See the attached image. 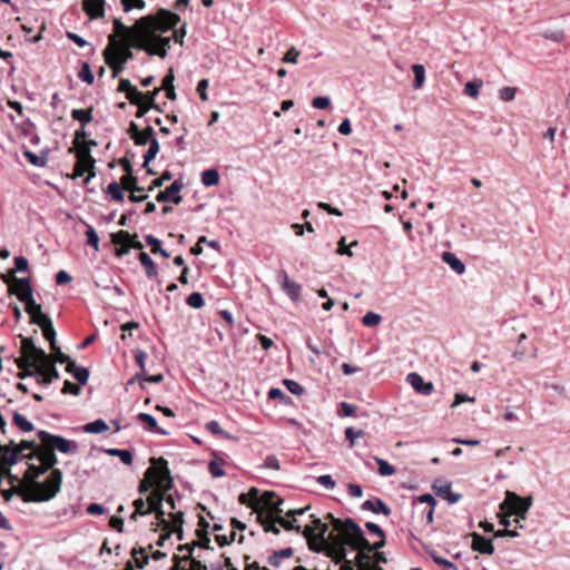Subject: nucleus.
Wrapping results in <instances>:
<instances>
[{
  "label": "nucleus",
  "instance_id": "12",
  "mask_svg": "<svg viewBox=\"0 0 570 570\" xmlns=\"http://www.w3.org/2000/svg\"><path fill=\"white\" fill-rule=\"evenodd\" d=\"M184 188V183L180 179H176L173 184L167 187L165 190H161L157 194L156 200L158 203L173 202L174 204H179L181 202V196L179 195L180 190Z\"/></svg>",
  "mask_w": 570,
  "mask_h": 570
},
{
  "label": "nucleus",
  "instance_id": "31",
  "mask_svg": "<svg viewBox=\"0 0 570 570\" xmlns=\"http://www.w3.org/2000/svg\"><path fill=\"white\" fill-rule=\"evenodd\" d=\"M294 553L293 548H285L281 550H275L269 557H268V563L273 567H279V560L291 558Z\"/></svg>",
  "mask_w": 570,
  "mask_h": 570
},
{
  "label": "nucleus",
  "instance_id": "13",
  "mask_svg": "<svg viewBox=\"0 0 570 570\" xmlns=\"http://www.w3.org/2000/svg\"><path fill=\"white\" fill-rule=\"evenodd\" d=\"M32 367L39 370L38 384L41 386H48L55 380H58L60 377V374L56 367L55 362H51L50 358L48 360V363L46 365Z\"/></svg>",
  "mask_w": 570,
  "mask_h": 570
},
{
  "label": "nucleus",
  "instance_id": "45",
  "mask_svg": "<svg viewBox=\"0 0 570 570\" xmlns=\"http://www.w3.org/2000/svg\"><path fill=\"white\" fill-rule=\"evenodd\" d=\"M429 556L438 566L442 567L443 570H458V567L453 562L438 556L435 551H430Z\"/></svg>",
  "mask_w": 570,
  "mask_h": 570
},
{
  "label": "nucleus",
  "instance_id": "11",
  "mask_svg": "<svg viewBox=\"0 0 570 570\" xmlns=\"http://www.w3.org/2000/svg\"><path fill=\"white\" fill-rule=\"evenodd\" d=\"M277 283L279 284L282 291L293 301L299 302L302 286L292 281L286 273V271L282 269L277 273Z\"/></svg>",
  "mask_w": 570,
  "mask_h": 570
},
{
  "label": "nucleus",
  "instance_id": "34",
  "mask_svg": "<svg viewBox=\"0 0 570 570\" xmlns=\"http://www.w3.org/2000/svg\"><path fill=\"white\" fill-rule=\"evenodd\" d=\"M202 183L206 187L216 186L219 183V174L217 169L209 168L202 173Z\"/></svg>",
  "mask_w": 570,
  "mask_h": 570
},
{
  "label": "nucleus",
  "instance_id": "23",
  "mask_svg": "<svg viewBox=\"0 0 570 570\" xmlns=\"http://www.w3.org/2000/svg\"><path fill=\"white\" fill-rule=\"evenodd\" d=\"M328 556L335 560L336 563H342L340 570H354L350 560H345L346 551L344 547L332 548Z\"/></svg>",
  "mask_w": 570,
  "mask_h": 570
},
{
  "label": "nucleus",
  "instance_id": "30",
  "mask_svg": "<svg viewBox=\"0 0 570 570\" xmlns=\"http://www.w3.org/2000/svg\"><path fill=\"white\" fill-rule=\"evenodd\" d=\"M166 492L167 491H163L159 489H156L154 492H151L147 498L148 509H153L154 512L158 508H163V501L165 499Z\"/></svg>",
  "mask_w": 570,
  "mask_h": 570
},
{
  "label": "nucleus",
  "instance_id": "56",
  "mask_svg": "<svg viewBox=\"0 0 570 570\" xmlns=\"http://www.w3.org/2000/svg\"><path fill=\"white\" fill-rule=\"evenodd\" d=\"M187 304L194 308H202L205 305L204 297L200 293L194 292L187 297Z\"/></svg>",
  "mask_w": 570,
  "mask_h": 570
},
{
  "label": "nucleus",
  "instance_id": "63",
  "mask_svg": "<svg viewBox=\"0 0 570 570\" xmlns=\"http://www.w3.org/2000/svg\"><path fill=\"white\" fill-rule=\"evenodd\" d=\"M299 57V51L295 47H291L282 58L284 63H296Z\"/></svg>",
  "mask_w": 570,
  "mask_h": 570
},
{
  "label": "nucleus",
  "instance_id": "39",
  "mask_svg": "<svg viewBox=\"0 0 570 570\" xmlns=\"http://www.w3.org/2000/svg\"><path fill=\"white\" fill-rule=\"evenodd\" d=\"M313 519L312 525L315 528V533H317V540L325 542V534L328 531V525L324 523L321 519L315 518L313 514L311 515Z\"/></svg>",
  "mask_w": 570,
  "mask_h": 570
},
{
  "label": "nucleus",
  "instance_id": "19",
  "mask_svg": "<svg viewBox=\"0 0 570 570\" xmlns=\"http://www.w3.org/2000/svg\"><path fill=\"white\" fill-rule=\"evenodd\" d=\"M0 454L8 465H14L21 460V449H17L14 440L9 442V445H1Z\"/></svg>",
  "mask_w": 570,
  "mask_h": 570
},
{
  "label": "nucleus",
  "instance_id": "64",
  "mask_svg": "<svg viewBox=\"0 0 570 570\" xmlns=\"http://www.w3.org/2000/svg\"><path fill=\"white\" fill-rule=\"evenodd\" d=\"M316 481L320 485L324 487L327 490H333L336 485L335 481L333 480L332 475H330V474L320 475L316 479Z\"/></svg>",
  "mask_w": 570,
  "mask_h": 570
},
{
  "label": "nucleus",
  "instance_id": "53",
  "mask_svg": "<svg viewBox=\"0 0 570 570\" xmlns=\"http://www.w3.org/2000/svg\"><path fill=\"white\" fill-rule=\"evenodd\" d=\"M71 375L77 380L79 385H85L89 379V370L82 366L75 367V371Z\"/></svg>",
  "mask_w": 570,
  "mask_h": 570
},
{
  "label": "nucleus",
  "instance_id": "36",
  "mask_svg": "<svg viewBox=\"0 0 570 570\" xmlns=\"http://www.w3.org/2000/svg\"><path fill=\"white\" fill-rule=\"evenodd\" d=\"M45 321L47 323V326L43 327V337L50 342L51 350H56V330L53 328L52 321L50 317H45Z\"/></svg>",
  "mask_w": 570,
  "mask_h": 570
},
{
  "label": "nucleus",
  "instance_id": "20",
  "mask_svg": "<svg viewBox=\"0 0 570 570\" xmlns=\"http://www.w3.org/2000/svg\"><path fill=\"white\" fill-rule=\"evenodd\" d=\"M361 509L373 513H382L385 517H390L392 513L391 508L381 498L364 501Z\"/></svg>",
  "mask_w": 570,
  "mask_h": 570
},
{
  "label": "nucleus",
  "instance_id": "10",
  "mask_svg": "<svg viewBox=\"0 0 570 570\" xmlns=\"http://www.w3.org/2000/svg\"><path fill=\"white\" fill-rule=\"evenodd\" d=\"M97 141L94 139L85 140L80 146L77 147V165L76 170L79 176H83L85 173H89L95 167V159L90 155L92 146H97Z\"/></svg>",
  "mask_w": 570,
  "mask_h": 570
},
{
  "label": "nucleus",
  "instance_id": "35",
  "mask_svg": "<svg viewBox=\"0 0 570 570\" xmlns=\"http://www.w3.org/2000/svg\"><path fill=\"white\" fill-rule=\"evenodd\" d=\"M109 455L117 456L125 465H130L132 463L134 456L132 452L127 449H111L109 448Z\"/></svg>",
  "mask_w": 570,
  "mask_h": 570
},
{
  "label": "nucleus",
  "instance_id": "3",
  "mask_svg": "<svg viewBox=\"0 0 570 570\" xmlns=\"http://www.w3.org/2000/svg\"><path fill=\"white\" fill-rule=\"evenodd\" d=\"M109 237L110 243H112L116 247V256L121 257L128 254L131 248L140 250L138 254V259L145 268L146 276L149 279L156 278L158 276L156 264L147 253L142 252L144 245L136 239V236L132 237L128 232L120 230L118 233L109 234Z\"/></svg>",
  "mask_w": 570,
  "mask_h": 570
},
{
  "label": "nucleus",
  "instance_id": "58",
  "mask_svg": "<svg viewBox=\"0 0 570 570\" xmlns=\"http://www.w3.org/2000/svg\"><path fill=\"white\" fill-rule=\"evenodd\" d=\"M126 97L132 105H140L145 101V95L139 91L137 87L131 89V91H129Z\"/></svg>",
  "mask_w": 570,
  "mask_h": 570
},
{
  "label": "nucleus",
  "instance_id": "40",
  "mask_svg": "<svg viewBox=\"0 0 570 570\" xmlns=\"http://www.w3.org/2000/svg\"><path fill=\"white\" fill-rule=\"evenodd\" d=\"M147 144H149V148L144 155V167H147L148 164L155 159L159 151V142L157 139H151Z\"/></svg>",
  "mask_w": 570,
  "mask_h": 570
},
{
  "label": "nucleus",
  "instance_id": "44",
  "mask_svg": "<svg viewBox=\"0 0 570 570\" xmlns=\"http://www.w3.org/2000/svg\"><path fill=\"white\" fill-rule=\"evenodd\" d=\"M135 511L131 514V519H136L137 515H147L153 513V509L146 508V502L144 499L139 498L134 501Z\"/></svg>",
  "mask_w": 570,
  "mask_h": 570
},
{
  "label": "nucleus",
  "instance_id": "48",
  "mask_svg": "<svg viewBox=\"0 0 570 570\" xmlns=\"http://www.w3.org/2000/svg\"><path fill=\"white\" fill-rule=\"evenodd\" d=\"M303 535L309 541L308 543V547L312 551H315V552H321L322 549L320 547H317L316 544H314L312 542V538H315L317 539V533H315V528H313V525H306L304 528V530H302Z\"/></svg>",
  "mask_w": 570,
  "mask_h": 570
},
{
  "label": "nucleus",
  "instance_id": "28",
  "mask_svg": "<svg viewBox=\"0 0 570 570\" xmlns=\"http://www.w3.org/2000/svg\"><path fill=\"white\" fill-rule=\"evenodd\" d=\"M85 433L99 434L107 431V422L104 419H97L81 426Z\"/></svg>",
  "mask_w": 570,
  "mask_h": 570
},
{
  "label": "nucleus",
  "instance_id": "7",
  "mask_svg": "<svg viewBox=\"0 0 570 570\" xmlns=\"http://www.w3.org/2000/svg\"><path fill=\"white\" fill-rule=\"evenodd\" d=\"M262 502L272 510V513L276 515V522L283 527L286 531H295L296 533L302 532V527L296 525L295 521H289L281 517V513L283 512L281 505L283 504L284 500L282 498H278L277 494L273 491H265L262 495Z\"/></svg>",
  "mask_w": 570,
  "mask_h": 570
},
{
  "label": "nucleus",
  "instance_id": "15",
  "mask_svg": "<svg viewBox=\"0 0 570 570\" xmlns=\"http://www.w3.org/2000/svg\"><path fill=\"white\" fill-rule=\"evenodd\" d=\"M432 488L439 497L448 500L450 503H456L462 498V494L452 492L450 482L436 480Z\"/></svg>",
  "mask_w": 570,
  "mask_h": 570
},
{
  "label": "nucleus",
  "instance_id": "50",
  "mask_svg": "<svg viewBox=\"0 0 570 570\" xmlns=\"http://www.w3.org/2000/svg\"><path fill=\"white\" fill-rule=\"evenodd\" d=\"M381 315L374 312H367L362 318V323L367 327H375L381 323Z\"/></svg>",
  "mask_w": 570,
  "mask_h": 570
},
{
  "label": "nucleus",
  "instance_id": "16",
  "mask_svg": "<svg viewBox=\"0 0 570 570\" xmlns=\"http://www.w3.org/2000/svg\"><path fill=\"white\" fill-rule=\"evenodd\" d=\"M105 0H82V9L91 20L102 18L105 16Z\"/></svg>",
  "mask_w": 570,
  "mask_h": 570
},
{
  "label": "nucleus",
  "instance_id": "32",
  "mask_svg": "<svg viewBox=\"0 0 570 570\" xmlns=\"http://www.w3.org/2000/svg\"><path fill=\"white\" fill-rule=\"evenodd\" d=\"M145 240H146L147 245L151 246L153 254L158 253L165 258L169 257V253L163 248L160 239H158L156 236L148 234L145 236Z\"/></svg>",
  "mask_w": 570,
  "mask_h": 570
},
{
  "label": "nucleus",
  "instance_id": "29",
  "mask_svg": "<svg viewBox=\"0 0 570 570\" xmlns=\"http://www.w3.org/2000/svg\"><path fill=\"white\" fill-rule=\"evenodd\" d=\"M92 108L72 109L71 118L80 122V126H87L92 120Z\"/></svg>",
  "mask_w": 570,
  "mask_h": 570
},
{
  "label": "nucleus",
  "instance_id": "17",
  "mask_svg": "<svg viewBox=\"0 0 570 570\" xmlns=\"http://www.w3.org/2000/svg\"><path fill=\"white\" fill-rule=\"evenodd\" d=\"M406 382L420 394L430 395L433 392V384L424 382L423 377L417 373L407 374Z\"/></svg>",
  "mask_w": 570,
  "mask_h": 570
},
{
  "label": "nucleus",
  "instance_id": "42",
  "mask_svg": "<svg viewBox=\"0 0 570 570\" xmlns=\"http://www.w3.org/2000/svg\"><path fill=\"white\" fill-rule=\"evenodd\" d=\"M170 515L173 518L174 523L177 527H176V529L169 530V531L175 532L177 534V540L181 541L184 539V530H183L184 513L181 511H178L176 513H171Z\"/></svg>",
  "mask_w": 570,
  "mask_h": 570
},
{
  "label": "nucleus",
  "instance_id": "51",
  "mask_svg": "<svg viewBox=\"0 0 570 570\" xmlns=\"http://www.w3.org/2000/svg\"><path fill=\"white\" fill-rule=\"evenodd\" d=\"M224 464V461L220 460H212L209 463H208V470L210 472V474L214 476V478H222L225 475V471L223 470L222 465Z\"/></svg>",
  "mask_w": 570,
  "mask_h": 570
},
{
  "label": "nucleus",
  "instance_id": "18",
  "mask_svg": "<svg viewBox=\"0 0 570 570\" xmlns=\"http://www.w3.org/2000/svg\"><path fill=\"white\" fill-rule=\"evenodd\" d=\"M470 537L472 538V543H471L472 550L478 551L482 554H489V556L493 554L494 547L490 539H487L476 532H472L470 534Z\"/></svg>",
  "mask_w": 570,
  "mask_h": 570
},
{
  "label": "nucleus",
  "instance_id": "25",
  "mask_svg": "<svg viewBox=\"0 0 570 570\" xmlns=\"http://www.w3.org/2000/svg\"><path fill=\"white\" fill-rule=\"evenodd\" d=\"M12 423L23 433L35 430L33 423L18 411H14L12 414Z\"/></svg>",
  "mask_w": 570,
  "mask_h": 570
},
{
  "label": "nucleus",
  "instance_id": "9",
  "mask_svg": "<svg viewBox=\"0 0 570 570\" xmlns=\"http://www.w3.org/2000/svg\"><path fill=\"white\" fill-rule=\"evenodd\" d=\"M37 435L40 441L46 442L53 451L58 450L62 454L75 453L78 450L77 442L67 440L61 435L51 434L45 430H39Z\"/></svg>",
  "mask_w": 570,
  "mask_h": 570
},
{
  "label": "nucleus",
  "instance_id": "5",
  "mask_svg": "<svg viewBox=\"0 0 570 570\" xmlns=\"http://www.w3.org/2000/svg\"><path fill=\"white\" fill-rule=\"evenodd\" d=\"M21 354L22 358L17 361V365L20 370H24V367L46 365L49 360V355L45 350L36 346L32 337L21 338Z\"/></svg>",
  "mask_w": 570,
  "mask_h": 570
},
{
  "label": "nucleus",
  "instance_id": "2",
  "mask_svg": "<svg viewBox=\"0 0 570 570\" xmlns=\"http://www.w3.org/2000/svg\"><path fill=\"white\" fill-rule=\"evenodd\" d=\"M48 470L41 463L40 465L28 463V469L23 474L24 489L19 493L24 502H47L60 491L62 483L60 469H52L45 481L39 480Z\"/></svg>",
  "mask_w": 570,
  "mask_h": 570
},
{
  "label": "nucleus",
  "instance_id": "27",
  "mask_svg": "<svg viewBox=\"0 0 570 570\" xmlns=\"http://www.w3.org/2000/svg\"><path fill=\"white\" fill-rule=\"evenodd\" d=\"M122 165L127 173L121 177L120 186L122 189L125 188L130 190V188L137 183V178L131 173V165L129 160L124 159Z\"/></svg>",
  "mask_w": 570,
  "mask_h": 570
},
{
  "label": "nucleus",
  "instance_id": "24",
  "mask_svg": "<svg viewBox=\"0 0 570 570\" xmlns=\"http://www.w3.org/2000/svg\"><path fill=\"white\" fill-rule=\"evenodd\" d=\"M24 158L36 167H45L48 161V150H41L39 155L29 149L23 150Z\"/></svg>",
  "mask_w": 570,
  "mask_h": 570
},
{
  "label": "nucleus",
  "instance_id": "43",
  "mask_svg": "<svg viewBox=\"0 0 570 570\" xmlns=\"http://www.w3.org/2000/svg\"><path fill=\"white\" fill-rule=\"evenodd\" d=\"M374 461L379 465V473L382 476H391L395 473V468L393 465H391L387 461H385L379 456H374Z\"/></svg>",
  "mask_w": 570,
  "mask_h": 570
},
{
  "label": "nucleus",
  "instance_id": "4",
  "mask_svg": "<svg viewBox=\"0 0 570 570\" xmlns=\"http://www.w3.org/2000/svg\"><path fill=\"white\" fill-rule=\"evenodd\" d=\"M150 464L151 465L145 472V478L139 483V493H147L153 485L163 491L171 490L174 480L170 475L168 461L163 456L151 458Z\"/></svg>",
  "mask_w": 570,
  "mask_h": 570
},
{
  "label": "nucleus",
  "instance_id": "62",
  "mask_svg": "<svg viewBox=\"0 0 570 570\" xmlns=\"http://www.w3.org/2000/svg\"><path fill=\"white\" fill-rule=\"evenodd\" d=\"M81 392V387L78 384H75L68 380L65 381L63 387L61 390L62 394H72V395H79Z\"/></svg>",
  "mask_w": 570,
  "mask_h": 570
},
{
  "label": "nucleus",
  "instance_id": "41",
  "mask_svg": "<svg viewBox=\"0 0 570 570\" xmlns=\"http://www.w3.org/2000/svg\"><path fill=\"white\" fill-rule=\"evenodd\" d=\"M78 78L88 85L94 83L95 76L91 71L89 62L85 61L81 63L80 70L78 72Z\"/></svg>",
  "mask_w": 570,
  "mask_h": 570
},
{
  "label": "nucleus",
  "instance_id": "37",
  "mask_svg": "<svg viewBox=\"0 0 570 570\" xmlns=\"http://www.w3.org/2000/svg\"><path fill=\"white\" fill-rule=\"evenodd\" d=\"M412 71L414 73L413 88L420 89L425 80V69L423 65L415 63L412 66Z\"/></svg>",
  "mask_w": 570,
  "mask_h": 570
},
{
  "label": "nucleus",
  "instance_id": "55",
  "mask_svg": "<svg viewBox=\"0 0 570 570\" xmlns=\"http://www.w3.org/2000/svg\"><path fill=\"white\" fill-rule=\"evenodd\" d=\"M344 433H345V439L350 442L351 448H353L355 445V440L357 438L364 436L363 430H355L354 428H346Z\"/></svg>",
  "mask_w": 570,
  "mask_h": 570
},
{
  "label": "nucleus",
  "instance_id": "61",
  "mask_svg": "<svg viewBox=\"0 0 570 570\" xmlns=\"http://www.w3.org/2000/svg\"><path fill=\"white\" fill-rule=\"evenodd\" d=\"M259 468L278 471L281 469V465L278 459L274 454H271L265 458L264 463Z\"/></svg>",
  "mask_w": 570,
  "mask_h": 570
},
{
  "label": "nucleus",
  "instance_id": "59",
  "mask_svg": "<svg viewBox=\"0 0 570 570\" xmlns=\"http://www.w3.org/2000/svg\"><path fill=\"white\" fill-rule=\"evenodd\" d=\"M284 385L286 389L294 395H302L304 393V387L293 380H284Z\"/></svg>",
  "mask_w": 570,
  "mask_h": 570
},
{
  "label": "nucleus",
  "instance_id": "57",
  "mask_svg": "<svg viewBox=\"0 0 570 570\" xmlns=\"http://www.w3.org/2000/svg\"><path fill=\"white\" fill-rule=\"evenodd\" d=\"M86 236L87 245L94 247L95 249H98L99 236L96 229L91 226H87Z\"/></svg>",
  "mask_w": 570,
  "mask_h": 570
},
{
  "label": "nucleus",
  "instance_id": "33",
  "mask_svg": "<svg viewBox=\"0 0 570 570\" xmlns=\"http://www.w3.org/2000/svg\"><path fill=\"white\" fill-rule=\"evenodd\" d=\"M269 512H272V510H269ZM258 519L265 532H272L273 534L276 535L281 533L279 528L276 525V515H274L273 513H271L269 517H259Z\"/></svg>",
  "mask_w": 570,
  "mask_h": 570
},
{
  "label": "nucleus",
  "instance_id": "26",
  "mask_svg": "<svg viewBox=\"0 0 570 570\" xmlns=\"http://www.w3.org/2000/svg\"><path fill=\"white\" fill-rule=\"evenodd\" d=\"M442 259L458 274H463L465 272L464 264L455 256V254L451 252H444L442 254Z\"/></svg>",
  "mask_w": 570,
  "mask_h": 570
},
{
  "label": "nucleus",
  "instance_id": "6",
  "mask_svg": "<svg viewBox=\"0 0 570 570\" xmlns=\"http://www.w3.org/2000/svg\"><path fill=\"white\" fill-rule=\"evenodd\" d=\"M327 518L332 520L335 530L343 532L345 535V544L353 550H358L360 543H364L365 541V535L361 527L351 518L341 521L340 519H335L331 513L327 514Z\"/></svg>",
  "mask_w": 570,
  "mask_h": 570
},
{
  "label": "nucleus",
  "instance_id": "1",
  "mask_svg": "<svg viewBox=\"0 0 570 570\" xmlns=\"http://www.w3.org/2000/svg\"><path fill=\"white\" fill-rule=\"evenodd\" d=\"M180 21L179 16L159 9L155 14L138 19L134 27H127L120 19H114V35L109 33V68L112 78L122 70V63L132 58L131 48L147 52L150 56L165 58L170 45L169 37H161Z\"/></svg>",
  "mask_w": 570,
  "mask_h": 570
},
{
  "label": "nucleus",
  "instance_id": "22",
  "mask_svg": "<svg viewBox=\"0 0 570 570\" xmlns=\"http://www.w3.org/2000/svg\"><path fill=\"white\" fill-rule=\"evenodd\" d=\"M134 354H135V361H136L137 365L140 367V371L132 379H130L128 381V384H131V383H134L135 380H138L140 382V386L144 387L141 377L145 376V374H146V361L148 358V354L142 350H136L134 352Z\"/></svg>",
  "mask_w": 570,
  "mask_h": 570
},
{
  "label": "nucleus",
  "instance_id": "60",
  "mask_svg": "<svg viewBox=\"0 0 570 570\" xmlns=\"http://www.w3.org/2000/svg\"><path fill=\"white\" fill-rule=\"evenodd\" d=\"M87 136L86 126H80L75 132V147L70 148V151H73L75 148L80 146L87 139Z\"/></svg>",
  "mask_w": 570,
  "mask_h": 570
},
{
  "label": "nucleus",
  "instance_id": "52",
  "mask_svg": "<svg viewBox=\"0 0 570 570\" xmlns=\"http://www.w3.org/2000/svg\"><path fill=\"white\" fill-rule=\"evenodd\" d=\"M372 552L368 551H358L355 558L357 570H361L365 564L367 566L373 561Z\"/></svg>",
  "mask_w": 570,
  "mask_h": 570
},
{
  "label": "nucleus",
  "instance_id": "38",
  "mask_svg": "<svg viewBox=\"0 0 570 570\" xmlns=\"http://www.w3.org/2000/svg\"><path fill=\"white\" fill-rule=\"evenodd\" d=\"M17 295L18 299L23 303L24 305L26 304H33V288L32 287H28V288H24V289H20L19 292H16L14 288H10V295Z\"/></svg>",
  "mask_w": 570,
  "mask_h": 570
},
{
  "label": "nucleus",
  "instance_id": "46",
  "mask_svg": "<svg viewBox=\"0 0 570 570\" xmlns=\"http://www.w3.org/2000/svg\"><path fill=\"white\" fill-rule=\"evenodd\" d=\"M481 87V80L468 81L464 86L463 92L469 97L476 98L479 96Z\"/></svg>",
  "mask_w": 570,
  "mask_h": 570
},
{
  "label": "nucleus",
  "instance_id": "54",
  "mask_svg": "<svg viewBox=\"0 0 570 570\" xmlns=\"http://www.w3.org/2000/svg\"><path fill=\"white\" fill-rule=\"evenodd\" d=\"M109 197L116 202H122L124 191L120 184L116 181L109 184Z\"/></svg>",
  "mask_w": 570,
  "mask_h": 570
},
{
  "label": "nucleus",
  "instance_id": "21",
  "mask_svg": "<svg viewBox=\"0 0 570 570\" xmlns=\"http://www.w3.org/2000/svg\"><path fill=\"white\" fill-rule=\"evenodd\" d=\"M137 420L144 425V429L148 432L157 433L160 435H168V431L159 428L156 419L148 413H139Z\"/></svg>",
  "mask_w": 570,
  "mask_h": 570
},
{
  "label": "nucleus",
  "instance_id": "14",
  "mask_svg": "<svg viewBox=\"0 0 570 570\" xmlns=\"http://www.w3.org/2000/svg\"><path fill=\"white\" fill-rule=\"evenodd\" d=\"M38 461L47 466L48 469H53V466L58 463V458L52 448L46 444V442L40 441L38 448Z\"/></svg>",
  "mask_w": 570,
  "mask_h": 570
},
{
  "label": "nucleus",
  "instance_id": "47",
  "mask_svg": "<svg viewBox=\"0 0 570 570\" xmlns=\"http://www.w3.org/2000/svg\"><path fill=\"white\" fill-rule=\"evenodd\" d=\"M258 498V489L250 488L247 493H242L238 498L239 503L245 504L247 507H252L253 503Z\"/></svg>",
  "mask_w": 570,
  "mask_h": 570
},
{
  "label": "nucleus",
  "instance_id": "49",
  "mask_svg": "<svg viewBox=\"0 0 570 570\" xmlns=\"http://www.w3.org/2000/svg\"><path fill=\"white\" fill-rule=\"evenodd\" d=\"M92 281L98 288H107V279L105 277V272L101 267H96V269L92 272Z\"/></svg>",
  "mask_w": 570,
  "mask_h": 570
},
{
  "label": "nucleus",
  "instance_id": "8",
  "mask_svg": "<svg viewBox=\"0 0 570 570\" xmlns=\"http://www.w3.org/2000/svg\"><path fill=\"white\" fill-rule=\"evenodd\" d=\"M533 499L531 495L522 498L514 492H507L505 500L500 504L501 510L509 511V514L527 519V513L531 508Z\"/></svg>",
  "mask_w": 570,
  "mask_h": 570
}]
</instances>
